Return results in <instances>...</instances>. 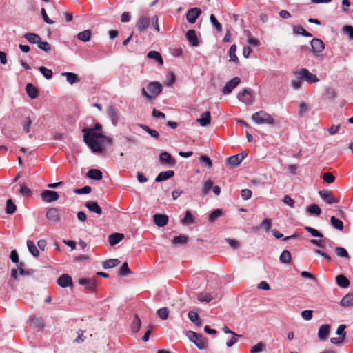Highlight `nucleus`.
<instances>
[{
  "label": "nucleus",
  "mask_w": 353,
  "mask_h": 353,
  "mask_svg": "<svg viewBox=\"0 0 353 353\" xmlns=\"http://www.w3.org/2000/svg\"><path fill=\"white\" fill-rule=\"evenodd\" d=\"M82 132L84 142L94 152H101L103 145L112 143V139L102 133V125L98 123L94 128H84Z\"/></svg>",
  "instance_id": "obj_1"
},
{
  "label": "nucleus",
  "mask_w": 353,
  "mask_h": 353,
  "mask_svg": "<svg viewBox=\"0 0 353 353\" xmlns=\"http://www.w3.org/2000/svg\"><path fill=\"white\" fill-rule=\"evenodd\" d=\"M147 89L143 88L141 89L142 94L149 101L153 100L158 96L162 91V85L160 83L154 81L148 85Z\"/></svg>",
  "instance_id": "obj_2"
},
{
  "label": "nucleus",
  "mask_w": 353,
  "mask_h": 353,
  "mask_svg": "<svg viewBox=\"0 0 353 353\" xmlns=\"http://www.w3.org/2000/svg\"><path fill=\"white\" fill-rule=\"evenodd\" d=\"M252 119L257 124H274V118L268 112L261 110L255 112L252 116Z\"/></svg>",
  "instance_id": "obj_3"
},
{
  "label": "nucleus",
  "mask_w": 353,
  "mask_h": 353,
  "mask_svg": "<svg viewBox=\"0 0 353 353\" xmlns=\"http://www.w3.org/2000/svg\"><path fill=\"white\" fill-rule=\"evenodd\" d=\"M294 75L296 79H303L310 83H316L319 81L316 74L311 73L306 68H301L294 72Z\"/></svg>",
  "instance_id": "obj_4"
},
{
  "label": "nucleus",
  "mask_w": 353,
  "mask_h": 353,
  "mask_svg": "<svg viewBox=\"0 0 353 353\" xmlns=\"http://www.w3.org/2000/svg\"><path fill=\"white\" fill-rule=\"evenodd\" d=\"M63 214L64 211L62 209L50 208L47 210L46 216L48 221L56 223L61 221Z\"/></svg>",
  "instance_id": "obj_5"
},
{
  "label": "nucleus",
  "mask_w": 353,
  "mask_h": 353,
  "mask_svg": "<svg viewBox=\"0 0 353 353\" xmlns=\"http://www.w3.org/2000/svg\"><path fill=\"white\" fill-rule=\"evenodd\" d=\"M187 335L189 339L194 343L199 349L203 350L206 347L205 339L201 334L193 331H189Z\"/></svg>",
  "instance_id": "obj_6"
},
{
  "label": "nucleus",
  "mask_w": 353,
  "mask_h": 353,
  "mask_svg": "<svg viewBox=\"0 0 353 353\" xmlns=\"http://www.w3.org/2000/svg\"><path fill=\"white\" fill-rule=\"evenodd\" d=\"M237 98L240 101L246 105H251L254 101V96L252 94V90L246 88L239 93Z\"/></svg>",
  "instance_id": "obj_7"
},
{
  "label": "nucleus",
  "mask_w": 353,
  "mask_h": 353,
  "mask_svg": "<svg viewBox=\"0 0 353 353\" xmlns=\"http://www.w3.org/2000/svg\"><path fill=\"white\" fill-rule=\"evenodd\" d=\"M246 156L247 154L243 152L233 155L226 159V163L232 168L237 167L246 157Z\"/></svg>",
  "instance_id": "obj_8"
},
{
  "label": "nucleus",
  "mask_w": 353,
  "mask_h": 353,
  "mask_svg": "<svg viewBox=\"0 0 353 353\" xmlns=\"http://www.w3.org/2000/svg\"><path fill=\"white\" fill-rule=\"evenodd\" d=\"M42 200L47 203L57 201L59 198L58 193L52 190H44L41 194Z\"/></svg>",
  "instance_id": "obj_9"
},
{
  "label": "nucleus",
  "mask_w": 353,
  "mask_h": 353,
  "mask_svg": "<svg viewBox=\"0 0 353 353\" xmlns=\"http://www.w3.org/2000/svg\"><path fill=\"white\" fill-rule=\"evenodd\" d=\"M201 14V10L199 8H192L188 10L186 19L190 23H194Z\"/></svg>",
  "instance_id": "obj_10"
},
{
  "label": "nucleus",
  "mask_w": 353,
  "mask_h": 353,
  "mask_svg": "<svg viewBox=\"0 0 353 353\" xmlns=\"http://www.w3.org/2000/svg\"><path fill=\"white\" fill-rule=\"evenodd\" d=\"M108 114L113 125L116 126L120 119V113L117 108L114 106H110L108 108Z\"/></svg>",
  "instance_id": "obj_11"
},
{
  "label": "nucleus",
  "mask_w": 353,
  "mask_h": 353,
  "mask_svg": "<svg viewBox=\"0 0 353 353\" xmlns=\"http://www.w3.org/2000/svg\"><path fill=\"white\" fill-rule=\"evenodd\" d=\"M78 283L81 285L85 286L90 291H94L97 287V281L94 278H80Z\"/></svg>",
  "instance_id": "obj_12"
},
{
  "label": "nucleus",
  "mask_w": 353,
  "mask_h": 353,
  "mask_svg": "<svg viewBox=\"0 0 353 353\" xmlns=\"http://www.w3.org/2000/svg\"><path fill=\"white\" fill-rule=\"evenodd\" d=\"M241 82L239 77H234L230 81H228L222 89V92L225 94H230L233 89H234Z\"/></svg>",
  "instance_id": "obj_13"
},
{
  "label": "nucleus",
  "mask_w": 353,
  "mask_h": 353,
  "mask_svg": "<svg viewBox=\"0 0 353 353\" xmlns=\"http://www.w3.org/2000/svg\"><path fill=\"white\" fill-rule=\"evenodd\" d=\"M311 46L312 48V52L315 54H318L323 52L325 49V45L322 40L319 39H312L311 42Z\"/></svg>",
  "instance_id": "obj_14"
},
{
  "label": "nucleus",
  "mask_w": 353,
  "mask_h": 353,
  "mask_svg": "<svg viewBox=\"0 0 353 353\" xmlns=\"http://www.w3.org/2000/svg\"><path fill=\"white\" fill-rule=\"evenodd\" d=\"M57 284L61 288H67L72 285V279L68 274H63L57 279Z\"/></svg>",
  "instance_id": "obj_15"
},
{
  "label": "nucleus",
  "mask_w": 353,
  "mask_h": 353,
  "mask_svg": "<svg viewBox=\"0 0 353 353\" xmlns=\"http://www.w3.org/2000/svg\"><path fill=\"white\" fill-rule=\"evenodd\" d=\"M319 194L321 198L328 204L339 203V200L335 199L330 191L321 190L319 192Z\"/></svg>",
  "instance_id": "obj_16"
},
{
  "label": "nucleus",
  "mask_w": 353,
  "mask_h": 353,
  "mask_svg": "<svg viewBox=\"0 0 353 353\" xmlns=\"http://www.w3.org/2000/svg\"><path fill=\"white\" fill-rule=\"evenodd\" d=\"M186 39L192 46L196 47L199 45V41L194 30H189L185 34Z\"/></svg>",
  "instance_id": "obj_17"
},
{
  "label": "nucleus",
  "mask_w": 353,
  "mask_h": 353,
  "mask_svg": "<svg viewBox=\"0 0 353 353\" xmlns=\"http://www.w3.org/2000/svg\"><path fill=\"white\" fill-rule=\"evenodd\" d=\"M159 160L162 163L169 166H174L176 163L175 159L167 152H163L159 156Z\"/></svg>",
  "instance_id": "obj_18"
},
{
  "label": "nucleus",
  "mask_w": 353,
  "mask_h": 353,
  "mask_svg": "<svg viewBox=\"0 0 353 353\" xmlns=\"http://www.w3.org/2000/svg\"><path fill=\"white\" fill-rule=\"evenodd\" d=\"M153 218L154 223L159 227H164L168 223V216L165 214H157Z\"/></svg>",
  "instance_id": "obj_19"
},
{
  "label": "nucleus",
  "mask_w": 353,
  "mask_h": 353,
  "mask_svg": "<svg viewBox=\"0 0 353 353\" xmlns=\"http://www.w3.org/2000/svg\"><path fill=\"white\" fill-rule=\"evenodd\" d=\"M330 330V325L325 324L321 325L318 331V337L321 341H325L327 339Z\"/></svg>",
  "instance_id": "obj_20"
},
{
  "label": "nucleus",
  "mask_w": 353,
  "mask_h": 353,
  "mask_svg": "<svg viewBox=\"0 0 353 353\" xmlns=\"http://www.w3.org/2000/svg\"><path fill=\"white\" fill-rule=\"evenodd\" d=\"M211 117L210 112L205 111L201 115L199 119H197L196 121L203 127H205L210 123Z\"/></svg>",
  "instance_id": "obj_21"
},
{
  "label": "nucleus",
  "mask_w": 353,
  "mask_h": 353,
  "mask_svg": "<svg viewBox=\"0 0 353 353\" xmlns=\"http://www.w3.org/2000/svg\"><path fill=\"white\" fill-rule=\"evenodd\" d=\"M85 207L90 211L94 213H96L97 214H102V210L101 207L99 205V204L95 201H88L85 203Z\"/></svg>",
  "instance_id": "obj_22"
},
{
  "label": "nucleus",
  "mask_w": 353,
  "mask_h": 353,
  "mask_svg": "<svg viewBox=\"0 0 353 353\" xmlns=\"http://www.w3.org/2000/svg\"><path fill=\"white\" fill-rule=\"evenodd\" d=\"M174 175L173 170H167L160 172L155 179V181L161 182L172 178Z\"/></svg>",
  "instance_id": "obj_23"
},
{
  "label": "nucleus",
  "mask_w": 353,
  "mask_h": 353,
  "mask_svg": "<svg viewBox=\"0 0 353 353\" xmlns=\"http://www.w3.org/2000/svg\"><path fill=\"white\" fill-rule=\"evenodd\" d=\"M124 238L123 234L113 233L108 236V241L111 246H114L119 243Z\"/></svg>",
  "instance_id": "obj_24"
},
{
  "label": "nucleus",
  "mask_w": 353,
  "mask_h": 353,
  "mask_svg": "<svg viewBox=\"0 0 353 353\" xmlns=\"http://www.w3.org/2000/svg\"><path fill=\"white\" fill-rule=\"evenodd\" d=\"M340 304L343 307H353V293H349L344 296Z\"/></svg>",
  "instance_id": "obj_25"
},
{
  "label": "nucleus",
  "mask_w": 353,
  "mask_h": 353,
  "mask_svg": "<svg viewBox=\"0 0 353 353\" xmlns=\"http://www.w3.org/2000/svg\"><path fill=\"white\" fill-rule=\"evenodd\" d=\"M150 24V19L146 17H141L139 19L137 28L140 32H143L147 29Z\"/></svg>",
  "instance_id": "obj_26"
},
{
  "label": "nucleus",
  "mask_w": 353,
  "mask_h": 353,
  "mask_svg": "<svg viewBox=\"0 0 353 353\" xmlns=\"http://www.w3.org/2000/svg\"><path fill=\"white\" fill-rule=\"evenodd\" d=\"M87 176L92 180L99 181L102 179L103 174L98 169H90L87 173Z\"/></svg>",
  "instance_id": "obj_27"
},
{
  "label": "nucleus",
  "mask_w": 353,
  "mask_h": 353,
  "mask_svg": "<svg viewBox=\"0 0 353 353\" xmlns=\"http://www.w3.org/2000/svg\"><path fill=\"white\" fill-rule=\"evenodd\" d=\"M336 282L339 287L343 288H347L350 285V281L343 274L336 276Z\"/></svg>",
  "instance_id": "obj_28"
},
{
  "label": "nucleus",
  "mask_w": 353,
  "mask_h": 353,
  "mask_svg": "<svg viewBox=\"0 0 353 353\" xmlns=\"http://www.w3.org/2000/svg\"><path fill=\"white\" fill-rule=\"evenodd\" d=\"M26 91L31 99H36L38 97V90L30 83L26 85Z\"/></svg>",
  "instance_id": "obj_29"
},
{
  "label": "nucleus",
  "mask_w": 353,
  "mask_h": 353,
  "mask_svg": "<svg viewBox=\"0 0 353 353\" xmlns=\"http://www.w3.org/2000/svg\"><path fill=\"white\" fill-rule=\"evenodd\" d=\"M188 316L189 319L195 323L197 326H201L202 325V322L199 319L198 312L191 310L188 312Z\"/></svg>",
  "instance_id": "obj_30"
},
{
  "label": "nucleus",
  "mask_w": 353,
  "mask_h": 353,
  "mask_svg": "<svg viewBox=\"0 0 353 353\" xmlns=\"http://www.w3.org/2000/svg\"><path fill=\"white\" fill-rule=\"evenodd\" d=\"M23 37L32 44H38L41 37L36 33H26Z\"/></svg>",
  "instance_id": "obj_31"
},
{
  "label": "nucleus",
  "mask_w": 353,
  "mask_h": 353,
  "mask_svg": "<svg viewBox=\"0 0 353 353\" xmlns=\"http://www.w3.org/2000/svg\"><path fill=\"white\" fill-rule=\"evenodd\" d=\"M77 38L83 42H88L91 38V31L90 30H85L77 34Z\"/></svg>",
  "instance_id": "obj_32"
},
{
  "label": "nucleus",
  "mask_w": 353,
  "mask_h": 353,
  "mask_svg": "<svg viewBox=\"0 0 353 353\" xmlns=\"http://www.w3.org/2000/svg\"><path fill=\"white\" fill-rule=\"evenodd\" d=\"M147 57L156 60L160 65H163V63L162 57L157 51H150L147 54Z\"/></svg>",
  "instance_id": "obj_33"
},
{
  "label": "nucleus",
  "mask_w": 353,
  "mask_h": 353,
  "mask_svg": "<svg viewBox=\"0 0 353 353\" xmlns=\"http://www.w3.org/2000/svg\"><path fill=\"white\" fill-rule=\"evenodd\" d=\"M330 222L333 228L340 231L343 230V223L341 220L336 218L334 216H331Z\"/></svg>",
  "instance_id": "obj_34"
},
{
  "label": "nucleus",
  "mask_w": 353,
  "mask_h": 353,
  "mask_svg": "<svg viewBox=\"0 0 353 353\" xmlns=\"http://www.w3.org/2000/svg\"><path fill=\"white\" fill-rule=\"evenodd\" d=\"M27 246L29 252L32 254L34 257H38L39 255V252L37 248L34 243L31 240L27 241Z\"/></svg>",
  "instance_id": "obj_35"
},
{
  "label": "nucleus",
  "mask_w": 353,
  "mask_h": 353,
  "mask_svg": "<svg viewBox=\"0 0 353 353\" xmlns=\"http://www.w3.org/2000/svg\"><path fill=\"white\" fill-rule=\"evenodd\" d=\"M120 263V261L117 259H108L103 262V267L104 269H109L117 266Z\"/></svg>",
  "instance_id": "obj_36"
},
{
  "label": "nucleus",
  "mask_w": 353,
  "mask_h": 353,
  "mask_svg": "<svg viewBox=\"0 0 353 353\" xmlns=\"http://www.w3.org/2000/svg\"><path fill=\"white\" fill-rule=\"evenodd\" d=\"M17 207L13 203L12 199H8L6 204V213L8 214H12L15 212Z\"/></svg>",
  "instance_id": "obj_37"
},
{
  "label": "nucleus",
  "mask_w": 353,
  "mask_h": 353,
  "mask_svg": "<svg viewBox=\"0 0 353 353\" xmlns=\"http://www.w3.org/2000/svg\"><path fill=\"white\" fill-rule=\"evenodd\" d=\"M141 319H139L138 315L136 314L134 316L132 323V326H131L132 331L134 333H137V332H139V330L141 327Z\"/></svg>",
  "instance_id": "obj_38"
},
{
  "label": "nucleus",
  "mask_w": 353,
  "mask_h": 353,
  "mask_svg": "<svg viewBox=\"0 0 353 353\" xmlns=\"http://www.w3.org/2000/svg\"><path fill=\"white\" fill-rule=\"evenodd\" d=\"M63 76L66 77L67 81L70 84H73L79 81V78L77 74L72 72H63L62 73Z\"/></svg>",
  "instance_id": "obj_39"
},
{
  "label": "nucleus",
  "mask_w": 353,
  "mask_h": 353,
  "mask_svg": "<svg viewBox=\"0 0 353 353\" xmlns=\"http://www.w3.org/2000/svg\"><path fill=\"white\" fill-rule=\"evenodd\" d=\"M307 212L310 214H314L319 216L321 213V210L316 204H311L307 208Z\"/></svg>",
  "instance_id": "obj_40"
},
{
  "label": "nucleus",
  "mask_w": 353,
  "mask_h": 353,
  "mask_svg": "<svg viewBox=\"0 0 353 353\" xmlns=\"http://www.w3.org/2000/svg\"><path fill=\"white\" fill-rule=\"evenodd\" d=\"M139 126L141 127L145 132H147L152 137L156 139H159V134L157 130H152L150 128L148 125L143 124H139Z\"/></svg>",
  "instance_id": "obj_41"
},
{
  "label": "nucleus",
  "mask_w": 353,
  "mask_h": 353,
  "mask_svg": "<svg viewBox=\"0 0 353 353\" xmlns=\"http://www.w3.org/2000/svg\"><path fill=\"white\" fill-rule=\"evenodd\" d=\"M279 260L282 263H290L291 261V254L288 250H284L280 255Z\"/></svg>",
  "instance_id": "obj_42"
},
{
  "label": "nucleus",
  "mask_w": 353,
  "mask_h": 353,
  "mask_svg": "<svg viewBox=\"0 0 353 353\" xmlns=\"http://www.w3.org/2000/svg\"><path fill=\"white\" fill-rule=\"evenodd\" d=\"M236 46L233 44L230 46L229 50V56L230 57L231 61L235 62L236 63H239V59L236 54Z\"/></svg>",
  "instance_id": "obj_43"
},
{
  "label": "nucleus",
  "mask_w": 353,
  "mask_h": 353,
  "mask_svg": "<svg viewBox=\"0 0 353 353\" xmlns=\"http://www.w3.org/2000/svg\"><path fill=\"white\" fill-rule=\"evenodd\" d=\"M197 299L201 302L208 303L212 300V296L210 293L201 292L198 294Z\"/></svg>",
  "instance_id": "obj_44"
},
{
  "label": "nucleus",
  "mask_w": 353,
  "mask_h": 353,
  "mask_svg": "<svg viewBox=\"0 0 353 353\" xmlns=\"http://www.w3.org/2000/svg\"><path fill=\"white\" fill-rule=\"evenodd\" d=\"M188 236L185 235H180L174 236L172 239V243L174 245L185 244L188 242Z\"/></svg>",
  "instance_id": "obj_45"
},
{
  "label": "nucleus",
  "mask_w": 353,
  "mask_h": 353,
  "mask_svg": "<svg viewBox=\"0 0 353 353\" xmlns=\"http://www.w3.org/2000/svg\"><path fill=\"white\" fill-rule=\"evenodd\" d=\"M194 217L192 215L190 211H186L184 218L182 219L181 222L183 225H190L194 223Z\"/></svg>",
  "instance_id": "obj_46"
},
{
  "label": "nucleus",
  "mask_w": 353,
  "mask_h": 353,
  "mask_svg": "<svg viewBox=\"0 0 353 353\" xmlns=\"http://www.w3.org/2000/svg\"><path fill=\"white\" fill-rule=\"evenodd\" d=\"M39 70L46 79H50L52 77L53 73L51 70L48 69L44 66H40L39 68Z\"/></svg>",
  "instance_id": "obj_47"
},
{
  "label": "nucleus",
  "mask_w": 353,
  "mask_h": 353,
  "mask_svg": "<svg viewBox=\"0 0 353 353\" xmlns=\"http://www.w3.org/2000/svg\"><path fill=\"white\" fill-rule=\"evenodd\" d=\"M169 310L168 307H161L157 310V315L162 320H165L169 316Z\"/></svg>",
  "instance_id": "obj_48"
},
{
  "label": "nucleus",
  "mask_w": 353,
  "mask_h": 353,
  "mask_svg": "<svg viewBox=\"0 0 353 353\" xmlns=\"http://www.w3.org/2000/svg\"><path fill=\"white\" fill-rule=\"evenodd\" d=\"M304 229L307 232H309L312 236H314V237H319V238H322L323 237V235L320 232H319L318 230H316V229L312 228V227H310V226H305L304 228Z\"/></svg>",
  "instance_id": "obj_49"
},
{
  "label": "nucleus",
  "mask_w": 353,
  "mask_h": 353,
  "mask_svg": "<svg viewBox=\"0 0 353 353\" xmlns=\"http://www.w3.org/2000/svg\"><path fill=\"white\" fill-rule=\"evenodd\" d=\"M200 163L203 165L210 168L212 166V163L210 159L206 155H201L199 158Z\"/></svg>",
  "instance_id": "obj_50"
},
{
  "label": "nucleus",
  "mask_w": 353,
  "mask_h": 353,
  "mask_svg": "<svg viewBox=\"0 0 353 353\" xmlns=\"http://www.w3.org/2000/svg\"><path fill=\"white\" fill-rule=\"evenodd\" d=\"M210 20L211 23L214 26V28L216 29L218 32L221 31L222 30V26L221 24L218 21L215 16L212 14L210 17Z\"/></svg>",
  "instance_id": "obj_51"
},
{
  "label": "nucleus",
  "mask_w": 353,
  "mask_h": 353,
  "mask_svg": "<svg viewBox=\"0 0 353 353\" xmlns=\"http://www.w3.org/2000/svg\"><path fill=\"white\" fill-rule=\"evenodd\" d=\"M130 273V270L128 267V263L125 262L122 264L121 267L120 268L119 274L121 276H126Z\"/></svg>",
  "instance_id": "obj_52"
},
{
  "label": "nucleus",
  "mask_w": 353,
  "mask_h": 353,
  "mask_svg": "<svg viewBox=\"0 0 353 353\" xmlns=\"http://www.w3.org/2000/svg\"><path fill=\"white\" fill-rule=\"evenodd\" d=\"M221 215L222 211L220 209H216L209 215L208 219L210 222H214L217 218L220 217Z\"/></svg>",
  "instance_id": "obj_53"
},
{
  "label": "nucleus",
  "mask_w": 353,
  "mask_h": 353,
  "mask_svg": "<svg viewBox=\"0 0 353 353\" xmlns=\"http://www.w3.org/2000/svg\"><path fill=\"white\" fill-rule=\"evenodd\" d=\"M335 252L339 256L345 257L347 259L349 258V255L347 250L342 247H336Z\"/></svg>",
  "instance_id": "obj_54"
},
{
  "label": "nucleus",
  "mask_w": 353,
  "mask_h": 353,
  "mask_svg": "<svg viewBox=\"0 0 353 353\" xmlns=\"http://www.w3.org/2000/svg\"><path fill=\"white\" fill-rule=\"evenodd\" d=\"M92 191V188L90 186H88V185H85L84 187H83L82 188H79V189H74L73 192L75 193V194H89Z\"/></svg>",
  "instance_id": "obj_55"
},
{
  "label": "nucleus",
  "mask_w": 353,
  "mask_h": 353,
  "mask_svg": "<svg viewBox=\"0 0 353 353\" xmlns=\"http://www.w3.org/2000/svg\"><path fill=\"white\" fill-rule=\"evenodd\" d=\"M325 97L329 99H334L336 97V92L334 88H328L325 91Z\"/></svg>",
  "instance_id": "obj_56"
},
{
  "label": "nucleus",
  "mask_w": 353,
  "mask_h": 353,
  "mask_svg": "<svg viewBox=\"0 0 353 353\" xmlns=\"http://www.w3.org/2000/svg\"><path fill=\"white\" fill-rule=\"evenodd\" d=\"M19 192L21 195L25 196H28L31 194L30 189L26 184L20 185Z\"/></svg>",
  "instance_id": "obj_57"
},
{
  "label": "nucleus",
  "mask_w": 353,
  "mask_h": 353,
  "mask_svg": "<svg viewBox=\"0 0 353 353\" xmlns=\"http://www.w3.org/2000/svg\"><path fill=\"white\" fill-rule=\"evenodd\" d=\"M343 30L344 33L347 35L348 38L353 40V27L352 26L346 25L343 27Z\"/></svg>",
  "instance_id": "obj_58"
},
{
  "label": "nucleus",
  "mask_w": 353,
  "mask_h": 353,
  "mask_svg": "<svg viewBox=\"0 0 353 353\" xmlns=\"http://www.w3.org/2000/svg\"><path fill=\"white\" fill-rule=\"evenodd\" d=\"M38 47L46 52H49L51 50L50 45L47 41H41L40 40Z\"/></svg>",
  "instance_id": "obj_59"
},
{
  "label": "nucleus",
  "mask_w": 353,
  "mask_h": 353,
  "mask_svg": "<svg viewBox=\"0 0 353 353\" xmlns=\"http://www.w3.org/2000/svg\"><path fill=\"white\" fill-rule=\"evenodd\" d=\"M261 227L265 232H268L272 227V220L270 219H265L261 223Z\"/></svg>",
  "instance_id": "obj_60"
},
{
  "label": "nucleus",
  "mask_w": 353,
  "mask_h": 353,
  "mask_svg": "<svg viewBox=\"0 0 353 353\" xmlns=\"http://www.w3.org/2000/svg\"><path fill=\"white\" fill-rule=\"evenodd\" d=\"M346 328V325H340L337 330H336V334L339 335L340 337H343V339H345V336H346V332L345 331Z\"/></svg>",
  "instance_id": "obj_61"
},
{
  "label": "nucleus",
  "mask_w": 353,
  "mask_h": 353,
  "mask_svg": "<svg viewBox=\"0 0 353 353\" xmlns=\"http://www.w3.org/2000/svg\"><path fill=\"white\" fill-rule=\"evenodd\" d=\"M323 179L327 183H332L335 180V176L330 172H325L323 176Z\"/></svg>",
  "instance_id": "obj_62"
},
{
  "label": "nucleus",
  "mask_w": 353,
  "mask_h": 353,
  "mask_svg": "<svg viewBox=\"0 0 353 353\" xmlns=\"http://www.w3.org/2000/svg\"><path fill=\"white\" fill-rule=\"evenodd\" d=\"M252 191L248 189H243L241 192V197L243 200H248L252 196Z\"/></svg>",
  "instance_id": "obj_63"
},
{
  "label": "nucleus",
  "mask_w": 353,
  "mask_h": 353,
  "mask_svg": "<svg viewBox=\"0 0 353 353\" xmlns=\"http://www.w3.org/2000/svg\"><path fill=\"white\" fill-rule=\"evenodd\" d=\"M263 347L264 345L262 343H259L252 347L250 353H259L263 350Z\"/></svg>",
  "instance_id": "obj_64"
}]
</instances>
